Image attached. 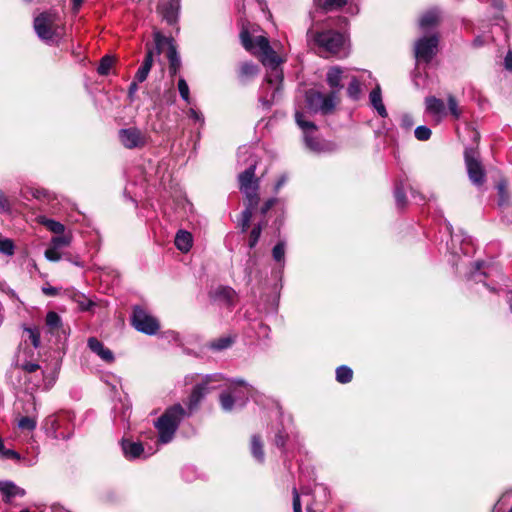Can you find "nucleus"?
<instances>
[{"label":"nucleus","mask_w":512,"mask_h":512,"mask_svg":"<svg viewBox=\"0 0 512 512\" xmlns=\"http://www.w3.org/2000/svg\"><path fill=\"white\" fill-rule=\"evenodd\" d=\"M273 259L277 262H283L285 257V242H278L272 250Z\"/></svg>","instance_id":"obj_48"},{"label":"nucleus","mask_w":512,"mask_h":512,"mask_svg":"<svg viewBox=\"0 0 512 512\" xmlns=\"http://www.w3.org/2000/svg\"><path fill=\"white\" fill-rule=\"evenodd\" d=\"M43 293L48 296H55V295H57L58 290L55 287H44Z\"/></svg>","instance_id":"obj_63"},{"label":"nucleus","mask_w":512,"mask_h":512,"mask_svg":"<svg viewBox=\"0 0 512 512\" xmlns=\"http://www.w3.org/2000/svg\"><path fill=\"white\" fill-rule=\"evenodd\" d=\"M425 109L426 112L436 120V122L442 121L448 114L444 101L435 96H428L425 98Z\"/></svg>","instance_id":"obj_19"},{"label":"nucleus","mask_w":512,"mask_h":512,"mask_svg":"<svg viewBox=\"0 0 512 512\" xmlns=\"http://www.w3.org/2000/svg\"><path fill=\"white\" fill-rule=\"evenodd\" d=\"M394 197L398 208H403L406 203V195L401 185H397L394 190Z\"/></svg>","instance_id":"obj_49"},{"label":"nucleus","mask_w":512,"mask_h":512,"mask_svg":"<svg viewBox=\"0 0 512 512\" xmlns=\"http://www.w3.org/2000/svg\"><path fill=\"white\" fill-rule=\"evenodd\" d=\"M286 176H281L275 185V190L278 191L286 182Z\"/></svg>","instance_id":"obj_64"},{"label":"nucleus","mask_w":512,"mask_h":512,"mask_svg":"<svg viewBox=\"0 0 512 512\" xmlns=\"http://www.w3.org/2000/svg\"><path fill=\"white\" fill-rule=\"evenodd\" d=\"M293 436L294 426L292 419L289 416L282 417L275 430L273 439L275 446L284 451L286 449L287 443L290 442Z\"/></svg>","instance_id":"obj_15"},{"label":"nucleus","mask_w":512,"mask_h":512,"mask_svg":"<svg viewBox=\"0 0 512 512\" xmlns=\"http://www.w3.org/2000/svg\"><path fill=\"white\" fill-rule=\"evenodd\" d=\"M166 45L168 46L167 58L169 61V72L171 76H174L179 71L181 66L180 57L169 38L168 42L164 43V46Z\"/></svg>","instance_id":"obj_28"},{"label":"nucleus","mask_w":512,"mask_h":512,"mask_svg":"<svg viewBox=\"0 0 512 512\" xmlns=\"http://www.w3.org/2000/svg\"><path fill=\"white\" fill-rule=\"evenodd\" d=\"M339 102V98L337 95V91H331L329 94L321 96V106L320 112L323 115H328L333 112L337 103Z\"/></svg>","instance_id":"obj_29"},{"label":"nucleus","mask_w":512,"mask_h":512,"mask_svg":"<svg viewBox=\"0 0 512 512\" xmlns=\"http://www.w3.org/2000/svg\"><path fill=\"white\" fill-rule=\"evenodd\" d=\"M31 195L36 199L51 200L52 194L44 188H35L31 190Z\"/></svg>","instance_id":"obj_54"},{"label":"nucleus","mask_w":512,"mask_h":512,"mask_svg":"<svg viewBox=\"0 0 512 512\" xmlns=\"http://www.w3.org/2000/svg\"><path fill=\"white\" fill-rule=\"evenodd\" d=\"M138 81L137 80H133L130 85H129V88H128V97L129 99L132 101L133 98H134V95L136 94V92L138 91Z\"/></svg>","instance_id":"obj_58"},{"label":"nucleus","mask_w":512,"mask_h":512,"mask_svg":"<svg viewBox=\"0 0 512 512\" xmlns=\"http://www.w3.org/2000/svg\"><path fill=\"white\" fill-rule=\"evenodd\" d=\"M0 492L5 502H11L13 498L25 495V490L11 481H0Z\"/></svg>","instance_id":"obj_25"},{"label":"nucleus","mask_w":512,"mask_h":512,"mask_svg":"<svg viewBox=\"0 0 512 512\" xmlns=\"http://www.w3.org/2000/svg\"><path fill=\"white\" fill-rule=\"evenodd\" d=\"M131 416V404L120 400L114 405V421L121 423L124 426L129 425V419Z\"/></svg>","instance_id":"obj_27"},{"label":"nucleus","mask_w":512,"mask_h":512,"mask_svg":"<svg viewBox=\"0 0 512 512\" xmlns=\"http://www.w3.org/2000/svg\"><path fill=\"white\" fill-rule=\"evenodd\" d=\"M81 298H82V300H79L78 303L82 310H85V311L89 310L94 305V303L91 300H89L83 296Z\"/></svg>","instance_id":"obj_60"},{"label":"nucleus","mask_w":512,"mask_h":512,"mask_svg":"<svg viewBox=\"0 0 512 512\" xmlns=\"http://www.w3.org/2000/svg\"><path fill=\"white\" fill-rule=\"evenodd\" d=\"M234 343V338L231 336H222L218 339L212 340L208 343L207 347L215 352H221L230 348Z\"/></svg>","instance_id":"obj_35"},{"label":"nucleus","mask_w":512,"mask_h":512,"mask_svg":"<svg viewBox=\"0 0 512 512\" xmlns=\"http://www.w3.org/2000/svg\"><path fill=\"white\" fill-rule=\"evenodd\" d=\"M349 84L347 87V95L353 100H357L361 93L360 82L356 76H349Z\"/></svg>","instance_id":"obj_40"},{"label":"nucleus","mask_w":512,"mask_h":512,"mask_svg":"<svg viewBox=\"0 0 512 512\" xmlns=\"http://www.w3.org/2000/svg\"><path fill=\"white\" fill-rule=\"evenodd\" d=\"M221 408L225 412H230L235 408H240L238 405H236V401L233 398V395L230 394L227 390L222 392L219 396Z\"/></svg>","instance_id":"obj_38"},{"label":"nucleus","mask_w":512,"mask_h":512,"mask_svg":"<svg viewBox=\"0 0 512 512\" xmlns=\"http://www.w3.org/2000/svg\"><path fill=\"white\" fill-rule=\"evenodd\" d=\"M113 64H114V58L112 56L106 55V56L102 57V59L100 60L99 66L97 68L98 74L102 75V76L108 75Z\"/></svg>","instance_id":"obj_44"},{"label":"nucleus","mask_w":512,"mask_h":512,"mask_svg":"<svg viewBox=\"0 0 512 512\" xmlns=\"http://www.w3.org/2000/svg\"><path fill=\"white\" fill-rule=\"evenodd\" d=\"M416 139L419 141H426L431 137V130L427 126H418L414 131Z\"/></svg>","instance_id":"obj_51"},{"label":"nucleus","mask_w":512,"mask_h":512,"mask_svg":"<svg viewBox=\"0 0 512 512\" xmlns=\"http://www.w3.org/2000/svg\"><path fill=\"white\" fill-rule=\"evenodd\" d=\"M45 324L51 334L58 337L63 336L64 339L67 338L69 328L63 325L61 317L56 312L49 311L46 314Z\"/></svg>","instance_id":"obj_20"},{"label":"nucleus","mask_w":512,"mask_h":512,"mask_svg":"<svg viewBox=\"0 0 512 512\" xmlns=\"http://www.w3.org/2000/svg\"><path fill=\"white\" fill-rule=\"evenodd\" d=\"M33 26L37 36L47 44L57 42L61 36L60 17L54 11L40 13L34 18Z\"/></svg>","instance_id":"obj_6"},{"label":"nucleus","mask_w":512,"mask_h":512,"mask_svg":"<svg viewBox=\"0 0 512 512\" xmlns=\"http://www.w3.org/2000/svg\"><path fill=\"white\" fill-rule=\"evenodd\" d=\"M258 67L252 62H245L240 68V77L242 79H249L258 74Z\"/></svg>","instance_id":"obj_42"},{"label":"nucleus","mask_w":512,"mask_h":512,"mask_svg":"<svg viewBox=\"0 0 512 512\" xmlns=\"http://www.w3.org/2000/svg\"><path fill=\"white\" fill-rule=\"evenodd\" d=\"M153 43H146V55L135 74V80L144 82L153 66L155 56H159L164 48V43L168 42V38L163 36L161 32L155 31L153 34Z\"/></svg>","instance_id":"obj_7"},{"label":"nucleus","mask_w":512,"mask_h":512,"mask_svg":"<svg viewBox=\"0 0 512 512\" xmlns=\"http://www.w3.org/2000/svg\"><path fill=\"white\" fill-rule=\"evenodd\" d=\"M227 391L233 395L236 405L242 408L252 394L253 389L245 381L239 379L233 381Z\"/></svg>","instance_id":"obj_18"},{"label":"nucleus","mask_w":512,"mask_h":512,"mask_svg":"<svg viewBox=\"0 0 512 512\" xmlns=\"http://www.w3.org/2000/svg\"><path fill=\"white\" fill-rule=\"evenodd\" d=\"M131 321L137 331L147 335H155L160 328L158 320L140 306L133 308Z\"/></svg>","instance_id":"obj_9"},{"label":"nucleus","mask_w":512,"mask_h":512,"mask_svg":"<svg viewBox=\"0 0 512 512\" xmlns=\"http://www.w3.org/2000/svg\"><path fill=\"white\" fill-rule=\"evenodd\" d=\"M307 37L312 40L314 44L322 52L338 58H345L349 54V43L347 37L333 29H323L322 31H314L309 29Z\"/></svg>","instance_id":"obj_3"},{"label":"nucleus","mask_w":512,"mask_h":512,"mask_svg":"<svg viewBox=\"0 0 512 512\" xmlns=\"http://www.w3.org/2000/svg\"><path fill=\"white\" fill-rule=\"evenodd\" d=\"M261 232H262V226L260 224L258 225H255L251 232H250V236H249V247L250 248H254L260 238V235H261Z\"/></svg>","instance_id":"obj_52"},{"label":"nucleus","mask_w":512,"mask_h":512,"mask_svg":"<svg viewBox=\"0 0 512 512\" xmlns=\"http://www.w3.org/2000/svg\"><path fill=\"white\" fill-rule=\"evenodd\" d=\"M251 453L258 462L262 463L264 461L263 444L260 437L257 435L252 436Z\"/></svg>","instance_id":"obj_37"},{"label":"nucleus","mask_w":512,"mask_h":512,"mask_svg":"<svg viewBox=\"0 0 512 512\" xmlns=\"http://www.w3.org/2000/svg\"><path fill=\"white\" fill-rule=\"evenodd\" d=\"M239 161H248L249 166L239 174V188L240 191L245 195L246 208L242 212V231L245 232L250 224L253 211L256 209L259 203V179L255 178V170L257 166V160L253 157L250 148L241 147L238 150Z\"/></svg>","instance_id":"obj_2"},{"label":"nucleus","mask_w":512,"mask_h":512,"mask_svg":"<svg viewBox=\"0 0 512 512\" xmlns=\"http://www.w3.org/2000/svg\"><path fill=\"white\" fill-rule=\"evenodd\" d=\"M163 18L169 23L173 24L180 9V0H169L167 3H161L159 6Z\"/></svg>","instance_id":"obj_26"},{"label":"nucleus","mask_w":512,"mask_h":512,"mask_svg":"<svg viewBox=\"0 0 512 512\" xmlns=\"http://www.w3.org/2000/svg\"><path fill=\"white\" fill-rule=\"evenodd\" d=\"M74 415L69 411H62L49 415L43 422L46 435L56 440H68L74 431Z\"/></svg>","instance_id":"obj_5"},{"label":"nucleus","mask_w":512,"mask_h":512,"mask_svg":"<svg viewBox=\"0 0 512 512\" xmlns=\"http://www.w3.org/2000/svg\"><path fill=\"white\" fill-rule=\"evenodd\" d=\"M464 158L470 181L476 186L483 185L486 175L477 151L473 148H466Z\"/></svg>","instance_id":"obj_10"},{"label":"nucleus","mask_w":512,"mask_h":512,"mask_svg":"<svg viewBox=\"0 0 512 512\" xmlns=\"http://www.w3.org/2000/svg\"><path fill=\"white\" fill-rule=\"evenodd\" d=\"M293 511L294 512H302L300 495L296 488H293Z\"/></svg>","instance_id":"obj_56"},{"label":"nucleus","mask_w":512,"mask_h":512,"mask_svg":"<svg viewBox=\"0 0 512 512\" xmlns=\"http://www.w3.org/2000/svg\"><path fill=\"white\" fill-rule=\"evenodd\" d=\"M89 349L99 356L104 362L112 363L114 361L113 352L104 346V344L95 337H90L87 341Z\"/></svg>","instance_id":"obj_21"},{"label":"nucleus","mask_w":512,"mask_h":512,"mask_svg":"<svg viewBox=\"0 0 512 512\" xmlns=\"http://www.w3.org/2000/svg\"><path fill=\"white\" fill-rule=\"evenodd\" d=\"M9 211V203L6 196L0 191V213Z\"/></svg>","instance_id":"obj_57"},{"label":"nucleus","mask_w":512,"mask_h":512,"mask_svg":"<svg viewBox=\"0 0 512 512\" xmlns=\"http://www.w3.org/2000/svg\"><path fill=\"white\" fill-rule=\"evenodd\" d=\"M350 76L348 69L340 66H332L326 73V82L331 91H339L344 87L342 80L348 79Z\"/></svg>","instance_id":"obj_17"},{"label":"nucleus","mask_w":512,"mask_h":512,"mask_svg":"<svg viewBox=\"0 0 512 512\" xmlns=\"http://www.w3.org/2000/svg\"><path fill=\"white\" fill-rule=\"evenodd\" d=\"M174 242L177 249L182 252H188L192 247V235L187 231L180 230L177 232Z\"/></svg>","instance_id":"obj_34"},{"label":"nucleus","mask_w":512,"mask_h":512,"mask_svg":"<svg viewBox=\"0 0 512 512\" xmlns=\"http://www.w3.org/2000/svg\"><path fill=\"white\" fill-rule=\"evenodd\" d=\"M321 96L322 93L315 90H309L306 92L305 100L307 109L311 113H319L321 106Z\"/></svg>","instance_id":"obj_32"},{"label":"nucleus","mask_w":512,"mask_h":512,"mask_svg":"<svg viewBox=\"0 0 512 512\" xmlns=\"http://www.w3.org/2000/svg\"><path fill=\"white\" fill-rule=\"evenodd\" d=\"M118 136L121 144L127 149L142 148L147 142L145 134L136 127L120 129Z\"/></svg>","instance_id":"obj_13"},{"label":"nucleus","mask_w":512,"mask_h":512,"mask_svg":"<svg viewBox=\"0 0 512 512\" xmlns=\"http://www.w3.org/2000/svg\"><path fill=\"white\" fill-rule=\"evenodd\" d=\"M210 295L214 300L226 305H233L236 298L235 290L229 286H218L210 292Z\"/></svg>","instance_id":"obj_24"},{"label":"nucleus","mask_w":512,"mask_h":512,"mask_svg":"<svg viewBox=\"0 0 512 512\" xmlns=\"http://www.w3.org/2000/svg\"><path fill=\"white\" fill-rule=\"evenodd\" d=\"M21 369L24 372V377H29L30 380L32 379V375L36 373L41 374L45 391L51 389L56 382V373L51 372L46 374L37 363L25 362L21 364Z\"/></svg>","instance_id":"obj_16"},{"label":"nucleus","mask_w":512,"mask_h":512,"mask_svg":"<svg viewBox=\"0 0 512 512\" xmlns=\"http://www.w3.org/2000/svg\"><path fill=\"white\" fill-rule=\"evenodd\" d=\"M440 11L437 8H432L424 12L419 19V27L423 32H428L430 29L436 27L440 21Z\"/></svg>","instance_id":"obj_23"},{"label":"nucleus","mask_w":512,"mask_h":512,"mask_svg":"<svg viewBox=\"0 0 512 512\" xmlns=\"http://www.w3.org/2000/svg\"><path fill=\"white\" fill-rule=\"evenodd\" d=\"M34 512H70V511H68L61 505L53 504V505H49V506L43 505V506L36 507Z\"/></svg>","instance_id":"obj_53"},{"label":"nucleus","mask_w":512,"mask_h":512,"mask_svg":"<svg viewBox=\"0 0 512 512\" xmlns=\"http://www.w3.org/2000/svg\"><path fill=\"white\" fill-rule=\"evenodd\" d=\"M71 241H72L71 233H64V234L52 237L49 244L51 246H53L54 249L61 250L65 247H68L71 244Z\"/></svg>","instance_id":"obj_39"},{"label":"nucleus","mask_w":512,"mask_h":512,"mask_svg":"<svg viewBox=\"0 0 512 512\" xmlns=\"http://www.w3.org/2000/svg\"><path fill=\"white\" fill-rule=\"evenodd\" d=\"M45 258L51 262H57L62 259L61 250L54 249L53 246L49 244L48 248L45 250Z\"/></svg>","instance_id":"obj_50"},{"label":"nucleus","mask_w":512,"mask_h":512,"mask_svg":"<svg viewBox=\"0 0 512 512\" xmlns=\"http://www.w3.org/2000/svg\"><path fill=\"white\" fill-rule=\"evenodd\" d=\"M26 381H28V385L26 387V390L27 391H30V395H33V391L38 389V388H41L43 390L44 389V382L42 380V375L39 374V373H36L34 375H32V379L30 380L29 377H25Z\"/></svg>","instance_id":"obj_43"},{"label":"nucleus","mask_w":512,"mask_h":512,"mask_svg":"<svg viewBox=\"0 0 512 512\" xmlns=\"http://www.w3.org/2000/svg\"><path fill=\"white\" fill-rule=\"evenodd\" d=\"M347 0H313V4L317 10L330 12L338 10L346 5Z\"/></svg>","instance_id":"obj_31"},{"label":"nucleus","mask_w":512,"mask_h":512,"mask_svg":"<svg viewBox=\"0 0 512 512\" xmlns=\"http://www.w3.org/2000/svg\"><path fill=\"white\" fill-rule=\"evenodd\" d=\"M187 115L193 121L200 123L201 126L204 125V116L200 111H197L194 108H190L187 112Z\"/></svg>","instance_id":"obj_55"},{"label":"nucleus","mask_w":512,"mask_h":512,"mask_svg":"<svg viewBox=\"0 0 512 512\" xmlns=\"http://www.w3.org/2000/svg\"><path fill=\"white\" fill-rule=\"evenodd\" d=\"M121 447L125 458L129 460L141 458L145 454V449L141 442L123 439Z\"/></svg>","instance_id":"obj_22"},{"label":"nucleus","mask_w":512,"mask_h":512,"mask_svg":"<svg viewBox=\"0 0 512 512\" xmlns=\"http://www.w3.org/2000/svg\"><path fill=\"white\" fill-rule=\"evenodd\" d=\"M27 414L17 418V427L22 431H33L37 426V401L34 395H30L23 408Z\"/></svg>","instance_id":"obj_14"},{"label":"nucleus","mask_w":512,"mask_h":512,"mask_svg":"<svg viewBox=\"0 0 512 512\" xmlns=\"http://www.w3.org/2000/svg\"><path fill=\"white\" fill-rule=\"evenodd\" d=\"M178 90L181 98L188 104L191 103L189 86L184 78L178 80Z\"/></svg>","instance_id":"obj_47"},{"label":"nucleus","mask_w":512,"mask_h":512,"mask_svg":"<svg viewBox=\"0 0 512 512\" xmlns=\"http://www.w3.org/2000/svg\"><path fill=\"white\" fill-rule=\"evenodd\" d=\"M504 65L507 70L512 71V52L511 51H509L506 54L505 59H504Z\"/></svg>","instance_id":"obj_62"},{"label":"nucleus","mask_w":512,"mask_h":512,"mask_svg":"<svg viewBox=\"0 0 512 512\" xmlns=\"http://www.w3.org/2000/svg\"><path fill=\"white\" fill-rule=\"evenodd\" d=\"M353 371L350 367L346 365L339 366L336 369V380L339 383L346 384L352 380Z\"/></svg>","instance_id":"obj_41"},{"label":"nucleus","mask_w":512,"mask_h":512,"mask_svg":"<svg viewBox=\"0 0 512 512\" xmlns=\"http://www.w3.org/2000/svg\"><path fill=\"white\" fill-rule=\"evenodd\" d=\"M185 416L186 411L180 404L169 407L155 422L158 431L157 442L160 444L171 442Z\"/></svg>","instance_id":"obj_4"},{"label":"nucleus","mask_w":512,"mask_h":512,"mask_svg":"<svg viewBox=\"0 0 512 512\" xmlns=\"http://www.w3.org/2000/svg\"><path fill=\"white\" fill-rule=\"evenodd\" d=\"M295 121L298 127L303 132L304 143L306 147L313 152H322L326 148V144L322 143L316 137L317 126L314 122L309 121L306 115L301 111L295 112Z\"/></svg>","instance_id":"obj_8"},{"label":"nucleus","mask_w":512,"mask_h":512,"mask_svg":"<svg viewBox=\"0 0 512 512\" xmlns=\"http://www.w3.org/2000/svg\"><path fill=\"white\" fill-rule=\"evenodd\" d=\"M222 380L223 376L219 373L204 376L202 381L195 385L188 398V407L190 412L197 408L198 404L211 389L216 388L215 386H211V384Z\"/></svg>","instance_id":"obj_11"},{"label":"nucleus","mask_w":512,"mask_h":512,"mask_svg":"<svg viewBox=\"0 0 512 512\" xmlns=\"http://www.w3.org/2000/svg\"><path fill=\"white\" fill-rule=\"evenodd\" d=\"M438 43L439 37L437 34L419 38L414 45L416 59L429 63L437 53Z\"/></svg>","instance_id":"obj_12"},{"label":"nucleus","mask_w":512,"mask_h":512,"mask_svg":"<svg viewBox=\"0 0 512 512\" xmlns=\"http://www.w3.org/2000/svg\"><path fill=\"white\" fill-rule=\"evenodd\" d=\"M370 103L374 107V109L378 112L381 117H386L388 115L387 110L382 101V93L379 85L370 92L369 95Z\"/></svg>","instance_id":"obj_30"},{"label":"nucleus","mask_w":512,"mask_h":512,"mask_svg":"<svg viewBox=\"0 0 512 512\" xmlns=\"http://www.w3.org/2000/svg\"><path fill=\"white\" fill-rule=\"evenodd\" d=\"M276 203V199L272 198L265 202V204L261 208V213L266 214Z\"/></svg>","instance_id":"obj_61"},{"label":"nucleus","mask_w":512,"mask_h":512,"mask_svg":"<svg viewBox=\"0 0 512 512\" xmlns=\"http://www.w3.org/2000/svg\"><path fill=\"white\" fill-rule=\"evenodd\" d=\"M240 39L244 48L253 54H258L263 65L267 67L259 101L264 108L269 109L282 89L283 71L280 67L282 60L271 48L266 37L257 36L253 40L249 32L244 30L240 33Z\"/></svg>","instance_id":"obj_1"},{"label":"nucleus","mask_w":512,"mask_h":512,"mask_svg":"<svg viewBox=\"0 0 512 512\" xmlns=\"http://www.w3.org/2000/svg\"><path fill=\"white\" fill-rule=\"evenodd\" d=\"M37 221L39 224L45 226L50 232L54 233L55 236L65 233V226L56 220L47 218L46 216H38Z\"/></svg>","instance_id":"obj_33"},{"label":"nucleus","mask_w":512,"mask_h":512,"mask_svg":"<svg viewBox=\"0 0 512 512\" xmlns=\"http://www.w3.org/2000/svg\"><path fill=\"white\" fill-rule=\"evenodd\" d=\"M14 250L15 245L11 239H0V253L6 256H12L14 254Z\"/></svg>","instance_id":"obj_46"},{"label":"nucleus","mask_w":512,"mask_h":512,"mask_svg":"<svg viewBox=\"0 0 512 512\" xmlns=\"http://www.w3.org/2000/svg\"><path fill=\"white\" fill-rule=\"evenodd\" d=\"M401 125L406 129L411 128L413 126L412 117L408 114H404L401 118Z\"/></svg>","instance_id":"obj_59"},{"label":"nucleus","mask_w":512,"mask_h":512,"mask_svg":"<svg viewBox=\"0 0 512 512\" xmlns=\"http://www.w3.org/2000/svg\"><path fill=\"white\" fill-rule=\"evenodd\" d=\"M448 111L454 119H459L461 116V109L458 106V101L452 94L447 96Z\"/></svg>","instance_id":"obj_45"},{"label":"nucleus","mask_w":512,"mask_h":512,"mask_svg":"<svg viewBox=\"0 0 512 512\" xmlns=\"http://www.w3.org/2000/svg\"><path fill=\"white\" fill-rule=\"evenodd\" d=\"M22 338L26 343H30L34 348L40 345V331L37 327H26L23 330Z\"/></svg>","instance_id":"obj_36"}]
</instances>
